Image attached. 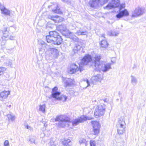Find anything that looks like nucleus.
<instances>
[{
    "mask_svg": "<svg viewBox=\"0 0 146 146\" xmlns=\"http://www.w3.org/2000/svg\"><path fill=\"white\" fill-rule=\"evenodd\" d=\"M48 18L56 23L61 22L64 19L63 18L58 16L49 15L48 16Z\"/></svg>",
    "mask_w": 146,
    "mask_h": 146,
    "instance_id": "obj_11",
    "label": "nucleus"
},
{
    "mask_svg": "<svg viewBox=\"0 0 146 146\" xmlns=\"http://www.w3.org/2000/svg\"><path fill=\"white\" fill-rule=\"evenodd\" d=\"M57 36L56 37V40L54 41V44H56L58 45L60 44L62 42V39L61 37L58 35V33H57Z\"/></svg>",
    "mask_w": 146,
    "mask_h": 146,
    "instance_id": "obj_22",
    "label": "nucleus"
},
{
    "mask_svg": "<svg viewBox=\"0 0 146 146\" xmlns=\"http://www.w3.org/2000/svg\"><path fill=\"white\" fill-rule=\"evenodd\" d=\"M10 94V91L8 90H4L0 92V98L1 101H3L6 99Z\"/></svg>",
    "mask_w": 146,
    "mask_h": 146,
    "instance_id": "obj_15",
    "label": "nucleus"
},
{
    "mask_svg": "<svg viewBox=\"0 0 146 146\" xmlns=\"http://www.w3.org/2000/svg\"><path fill=\"white\" fill-rule=\"evenodd\" d=\"M7 68L3 67H0V76L3 75L4 72L7 70Z\"/></svg>",
    "mask_w": 146,
    "mask_h": 146,
    "instance_id": "obj_35",
    "label": "nucleus"
},
{
    "mask_svg": "<svg viewBox=\"0 0 146 146\" xmlns=\"http://www.w3.org/2000/svg\"><path fill=\"white\" fill-rule=\"evenodd\" d=\"M62 0L63 2H64L65 1V0Z\"/></svg>",
    "mask_w": 146,
    "mask_h": 146,
    "instance_id": "obj_51",
    "label": "nucleus"
},
{
    "mask_svg": "<svg viewBox=\"0 0 146 146\" xmlns=\"http://www.w3.org/2000/svg\"><path fill=\"white\" fill-rule=\"evenodd\" d=\"M101 58V56L100 54L96 55L93 58L94 68L100 72H106L111 68V64L106 63L103 61L100 62V61Z\"/></svg>",
    "mask_w": 146,
    "mask_h": 146,
    "instance_id": "obj_1",
    "label": "nucleus"
},
{
    "mask_svg": "<svg viewBox=\"0 0 146 146\" xmlns=\"http://www.w3.org/2000/svg\"><path fill=\"white\" fill-rule=\"evenodd\" d=\"M91 122L93 128L94 134L95 135H97L99 132L100 127L99 123L96 121H92Z\"/></svg>",
    "mask_w": 146,
    "mask_h": 146,
    "instance_id": "obj_8",
    "label": "nucleus"
},
{
    "mask_svg": "<svg viewBox=\"0 0 146 146\" xmlns=\"http://www.w3.org/2000/svg\"><path fill=\"white\" fill-rule=\"evenodd\" d=\"M117 127V132L119 134H123L125 131L126 126H124V125H123L122 127H120V126L119 125L118 127Z\"/></svg>",
    "mask_w": 146,
    "mask_h": 146,
    "instance_id": "obj_23",
    "label": "nucleus"
},
{
    "mask_svg": "<svg viewBox=\"0 0 146 146\" xmlns=\"http://www.w3.org/2000/svg\"><path fill=\"white\" fill-rule=\"evenodd\" d=\"M10 40H13L15 38V37L13 36H10L9 38Z\"/></svg>",
    "mask_w": 146,
    "mask_h": 146,
    "instance_id": "obj_46",
    "label": "nucleus"
},
{
    "mask_svg": "<svg viewBox=\"0 0 146 146\" xmlns=\"http://www.w3.org/2000/svg\"><path fill=\"white\" fill-rule=\"evenodd\" d=\"M129 15V13L127 9H125L123 10L120 11L116 15V17L118 19L123 16H128Z\"/></svg>",
    "mask_w": 146,
    "mask_h": 146,
    "instance_id": "obj_14",
    "label": "nucleus"
},
{
    "mask_svg": "<svg viewBox=\"0 0 146 146\" xmlns=\"http://www.w3.org/2000/svg\"><path fill=\"white\" fill-rule=\"evenodd\" d=\"M52 11L55 13H61V12L58 7H57L56 8V9L52 10Z\"/></svg>",
    "mask_w": 146,
    "mask_h": 146,
    "instance_id": "obj_40",
    "label": "nucleus"
},
{
    "mask_svg": "<svg viewBox=\"0 0 146 146\" xmlns=\"http://www.w3.org/2000/svg\"><path fill=\"white\" fill-rule=\"evenodd\" d=\"M4 146H9L8 141L6 140L5 141L4 143Z\"/></svg>",
    "mask_w": 146,
    "mask_h": 146,
    "instance_id": "obj_44",
    "label": "nucleus"
},
{
    "mask_svg": "<svg viewBox=\"0 0 146 146\" xmlns=\"http://www.w3.org/2000/svg\"><path fill=\"white\" fill-rule=\"evenodd\" d=\"M49 24H48L46 26V28L47 29L48 28V27H50H50L49 26Z\"/></svg>",
    "mask_w": 146,
    "mask_h": 146,
    "instance_id": "obj_48",
    "label": "nucleus"
},
{
    "mask_svg": "<svg viewBox=\"0 0 146 146\" xmlns=\"http://www.w3.org/2000/svg\"><path fill=\"white\" fill-rule=\"evenodd\" d=\"M46 105L45 104L40 105L39 106V110L44 113L45 111Z\"/></svg>",
    "mask_w": 146,
    "mask_h": 146,
    "instance_id": "obj_32",
    "label": "nucleus"
},
{
    "mask_svg": "<svg viewBox=\"0 0 146 146\" xmlns=\"http://www.w3.org/2000/svg\"><path fill=\"white\" fill-rule=\"evenodd\" d=\"M120 126V127H122L123 125L125 126L126 124L125 122V119L123 116L119 118L118 123L117 125V127Z\"/></svg>",
    "mask_w": 146,
    "mask_h": 146,
    "instance_id": "obj_18",
    "label": "nucleus"
},
{
    "mask_svg": "<svg viewBox=\"0 0 146 146\" xmlns=\"http://www.w3.org/2000/svg\"><path fill=\"white\" fill-rule=\"evenodd\" d=\"M86 142L87 141H86V139L84 138L81 139L79 141V142L80 144H84L85 145H86Z\"/></svg>",
    "mask_w": 146,
    "mask_h": 146,
    "instance_id": "obj_38",
    "label": "nucleus"
},
{
    "mask_svg": "<svg viewBox=\"0 0 146 146\" xmlns=\"http://www.w3.org/2000/svg\"><path fill=\"white\" fill-rule=\"evenodd\" d=\"M104 36H105V35L104 34H103L102 35V37H104V38H105Z\"/></svg>",
    "mask_w": 146,
    "mask_h": 146,
    "instance_id": "obj_49",
    "label": "nucleus"
},
{
    "mask_svg": "<svg viewBox=\"0 0 146 146\" xmlns=\"http://www.w3.org/2000/svg\"><path fill=\"white\" fill-rule=\"evenodd\" d=\"M88 33L86 31H83L82 29L77 31L75 34L78 36L86 35Z\"/></svg>",
    "mask_w": 146,
    "mask_h": 146,
    "instance_id": "obj_25",
    "label": "nucleus"
},
{
    "mask_svg": "<svg viewBox=\"0 0 146 146\" xmlns=\"http://www.w3.org/2000/svg\"><path fill=\"white\" fill-rule=\"evenodd\" d=\"M83 117H80L74 119L72 122V126H76L79 124L80 123L82 122V119H83Z\"/></svg>",
    "mask_w": 146,
    "mask_h": 146,
    "instance_id": "obj_17",
    "label": "nucleus"
},
{
    "mask_svg": "<svg viewBox=\"0 0 146 146\" xmlns=\"http://www.w3.org/2000/svg\"><path fill=\"white\" fill-rule=\"evenodd\" d=\"M48 51L51 54V56L54 58H56L59 55L58 50L54 48H49Z\"/></svg>",
    "mask_w": 146,
    "mask_h": 146,
    "instance_id": "obj_16",
    "label": "nucleus"
},
{
    "mask_svg": "<svg viewBox=\"0 0 146 146\" xmlns=\"http://www.w3.org/2000/svg\"><path fill=\"white\" fill-rule=\"evenodd\" d=\"M143 13V11L141 8L138 7L135 9L133 12H132L131 17H135L142 15Z\"/></svg>",
    "mask_w": 146,
    "mask_h": 146,
    "instance_id": "obj_10",
    "label": "nucleus"
},
{
    "mask_svg": "<svg viewBox=\"0 0 146 146\" xmlns=\"http://www.w3.org/2000/svg\"><path fill=\"white\" fill-rule=\"evenodd\" d=\"M102 0H91L89 2L90 6L93 7H96L97 6Z\"/></svg>",
    "mask_w": 146,
    "mask_h": 146,
    "instance_id": "obj_20",
    "label": "nucleus"
},
{
    "mask_svg": "<svg viewBox=\"0 0 146 146\" xmlns=\"http://www.w3.org/2000/svg\"><path fill=\"white\" fill-rule=\"evenodd\" d=\"M90 146H96V141L95 140H91L90 141Z\"/></svg>",
    "mask_w": 146,
    "mask_h": 146,
    "instance_id": "obj_37",
    "label": "nucleus"
},
{
    "mask_svg": "<svg viewBox=\"0 0 146 146\" xmlns=\"http://www.w3.org/2000/svg\"><path fill=\"white\" fill-rule=\"evenodd\" d=\"M100 45L102 47L106 48L108 46V44L106 40H103L101 41Z\"/></svg>",
    "mask_w": 146,
    "mask_h": 146,
    "instance_id": "obj_30",
    "label": "nucleus"
},
{
    "mask_svg": "<svg viewBox=\"0 0 146 146\" xmlns=\"http://www.w3.org/2000/svg\"><path fill=\"white\" fill-rule=\"evenodd\" d=\"M102 79V76L100 74H98L92 77V82L93 84H96L98 82H100Z\"/></svg>",
    "mask_w": 146,
    "mask_h": 146,
    "instance_id": "obj_12",
    "label": "nucleus"
},
{
    "mask_svg": "<svg viewBox=\"0 0 146 146\" xmlns=\"http://www.w3.org/2000/svg\"><path fill=\"white\" fill-rule=\"evenodd\" d=\"M25 126L26 129H27L31 131H32L33 129V127L28 125H25Z\"/></svg>",
    "mask_w": 146,
    "mask_h": 146,
    "instance_id": "obj_39",
    "label": "nucleus"
},
{
    "mask_svg": "<svg viewBox=\"0 0 146 146\" xmlns=\"http://www.w3.org/2000/svg\"><path fill=\"white\" fill-rule=\"evenodd\" d=\"M57 90L58 88L56 87H55L52 89L51 94L52 97L53 98H56L57 100H62L64 102L65 101L67 98V97L64 95H62L60 97H59L60 93L58 92Z\"/></svg>",
    "mask_w": 146,
    "mask_h": 146,
    "instance_id": "obj_4",
    "label": "nucleus"
},
{
    "mask_svg": "<svg viewBox=\"0 0 146 146\" xmlns=\"http://www.w3.org/2000/svg\"><path fill=\"white\" fill-rule=\"evenodd\" d=\"M45 43L43 41H42L40 42V44H41V45H43V44H45Z\"/></svg>",
    "mask_w": 146,
    "mask_h": 146,
    "instance_id": "obj_47",
    "label": "nucleus"
},
{
    "mask_svg": "<svg viewBox=\"0 0 146 146\" xmlns=\"http://www.w3.org/2000/svg\"><path fill=\"white\" fill-rule=\"evenodd\" d=\"M119 34L118 32H115L114 31H110L108 32V35L110 36H116Z\"/></svg>",
    "mask_w": 146,
    "mask_h": 146,
    "instance_id": "obj_29",
    "label": "nucleus"
},
{
    "mask_svg": "<svg viewBox=\"0 0 146 146\" xmlns=\"http://www.w3.org/2000/svg\"><path fill=\"white\" fill-rule=\"evenodd\" d=\"M7 116L8 119V120L9 121H13L15 120V116L12 115L11 114L7 115Z\"/></svg>",
    "mask_w": 146,
    "mask_h": 146,
    "instance_id": "obj_34",
    "label": "nucleus"
},
{
    "mask_svg": "<svg viewBox=\"0 0 146 146\" xmlns=\"http://www.w3.org/2000/svg\"><path fill=\"white\" fill-rule=\"evenodd\" d=\"M62 144L65 145H70L71 143L70 140L67 138L64 139V140L62 141Z\"/></svg>",
    "mask_w": 146,
    "mask_h": 146,
    "instance_id": "obj_27",
    "label": "nucleus"
},
{
    "mask_svg": "<svg viewBox=\"0 0 146 146\" xmlns=\"http://www.w3.org/2000/svg\"><path fill=\"white\" fill-rule=\"evenodd\" d=\"M64 82L66 87L72 85L74 82L73 80L70 78H65Z\"/></svg>",
    "mask_w": 146,
    "mask_h": 146,
    "instance_id": "obj_21",
    "label": "nucleus"
},
{
    "mask_svg": "<svg viewBox=\"0 0 146 146\" xmlns=\"http://www.w3.org/2000/svg\"><path fill=\"white\" fill-rule=\"evenodd\" d=\"M4 56H2V57H1V58H4Z\"/></svg>",
    "mask_w": 146,
    "mask_h": 146,
    "instance_id": "obj_52",
    "label": "nucleus"
},
{
    "mask_svg": "<svg viewBox=\"0 0 146 146\" xmlns=\"http://www.w3.org/2000/svg\"><path fill=\"white\" fill-rule=\"evenodd\" d=\"M57 144L56 139L54 137L50 138L49 143V146H56Z\"/></svg>",
    "mask_w": 146,
    "mask_h": 146,
    "instance_id": "obj_26",
    "label": "nucleus"
},
{
    "mask_svg": "<svg viewBox=\"0 0 146 146\" xmlns=\"http://www.w3.org/2000/svg\"><path fill=\"white\" fill-rule=\"evenodd\" d=\"M42 48L43 49H44L45 48H46L47 49V50L48 51V49H49V48H50L49 46L47 45L46 43H45L43 45H42Z\"/></svg>",
    "mask_w": 146,
    "mask_h": 146,
    "instance_id": "obj_41",
    "label": "nucleus"
},
{
    "mask_svg": "<svg viewBox=\"0 0 146 146\" xmlns=\"http://www.w3.org/2000/svg\"><path fill=\"white\" fill-rule=\"evenodd\" d=\"M9 29L8 27H4L2 30L3 36L2 39L3 40H7L9 39Z\"/></svg>",
    "mask_w": 146,
    "mask_h": 146,
    "instance_id": "obj_9",
    "label": "nucleus"
},
{
    "mask_svg": "<svg viewBox=\"0 0 146 146\" xmlns=\"http://www.w3.org/2000/svg\"><path fill=\"white\" fill-rule=\"evenodd\" d=\"M57 32L56 31L50 32L49 35L46 36V39L47 42L51 44H54V41L56 40V37L57 36Z\"/></svg>",
    "mask_w": 146,
    "mask_h": 146,
    "instance_id": "obj_6",
    "label": "nucleus"
},
{
    "mask_svg": "<svg viewBox=\"0 0 146 146\" xmlns=\"http://www.w3.org/2000/svg\"><path fill=\"white\" fill-rule=\"evenodd\" d=\"M131 82L132 84L134 85H136L137 83V78L134 76H131Z\"/></svg>",
    "mask_w": 146,
    "mask_h": 146,
    "instance_id": "obj_31",
    "label": "nucleus"
},
{
    "mask_svg": "<svg viewBox=\"0 0 146 146\" xmlns=\"http://www.w3.org/2000/svg\"><path fill=\"white\" fill-rule=\"evenodd\" d=\"M108 0H104L103 1L104 3H100V4L101 5H103L104 4L107 3L108 1Z\"/></svg>",
    "mask_w": 146,
    "mask_h": 146,
    "instance_id": "obj_45",
    "label": "nucleus"
},
{
    "mask_svg": "<svg viewBox=\"0 0 146 146\" xmlns=\"http://www.w3.org/2000/svg\"><path fill=\"white\" fill-rule=\"evenodd\" d=\"M105 111V105L104 104L100 105L96 108L94 115L96 117H98L104 115Z\"/></svg>",
    "mask_w": 146,
    "mask_h": 146,
    "instance_id": "obj_5",
    "label": "nucleus"
},
{
    "mask_svg": "<svg viewBox=\"0 0 146 146\" xmlns=\"http://www.w3.org/2000/svg\"><path fill=\"white\" fill-rule=\"evenodd\" d=\"M115 58H112V59H114Z\"/></svg>",
    "mask_w": 146,
    "mask_h": 146,
    "instance_id": "obj_53",
    "label": "nucleus"
},
{
    "mask_svg": "<svg viewBox=\"0 0 146 146\" xmlns=\"http://www.w3.org/2000/svg\"><path fill=\"white\" fill-rule=\"evenodd\" d=\"M111 61L113 63H115V61H113V60H111Z\"/></svg>",
    "mask_w": 146,
    "mask_h": 146,
    "instance_id": "obj_50",
    "label": "nucleus"
},
{
    "mask_svg": "<svg viewBox=\"0 0 146 146\" xmlns=\"http://www.w3.org/2000/svg\"><path fill=\"white\" fill-rule=\"evenodd\" d=\"M67 35L70 38L72 39L74 41H78V38L74 35L73 33L69 32Z\"/></svg>",
    "mask_w": 146,
    "mask_h": 146,
    "instance_id": "obj_24",
    "label": "nucleus"
},
{
    "mask_svg": "<svg viewBox=\"0 0 146 146\" xmlns=\"http://www.w3.org/2000/svg\"><path fill=\"white\" fill-rule=\"evenodd\" d=\"M5 66H9L11 68H12V62L11 61L7 60L6 62H5L4 63Z\"/></svg>",
    "mask_w": 146,
    "mask_h": 146,
    "instance_id": "obj_33",
    "label": "nucleus"
},
{
    "mask_svg": "<svg viewBox=\"0 0 146 146\" xmlns=\"http://www.w3.org/2000/svg\"><path fill=\"white\" fill-rule=\"evenodd\" d=\"M83 80L84 81L86 82V83L87 84V86L86 87L89 86H90V82L88 79L86 78L84 79Z\"/></svg>",
    "mask_w": 146,
    "mask_h": 146,
    "instance_id": "obj_42",
    "label": "nucleus"
},
{
    "mask_svg": "<svg viewBox=\"0 0 146 146\" xmlns=\"http://www.w3.org/2000/svg\"><path fill=\"white\" fill-rule=\"evenodd\" d=\"M50 121L53 122L58 121L57 126L59 128H64L67 126H68L70 123V118L64 115L57 116L55 118L51 119Z\"/></svg>",
    "mask_w": 146,
    "mask_h": 146,
    "instance_id": "obj_3",
    "label": "nucleus"
},
{
    "mask_svg": "<svg viewBox=\"0 0 146 146\" xmlns=\"http://www.w3.org/2000/svg\"><path fill=\"white\" fill-rule=\"evenodd\" d=\"M119 4V0H112L111 3L104 7V8L108 10L111 9L118 7Z\"/></svg>",
    "mask_w": 146,
    "mask_h": 146,
    "instance_id": "obj_7",
    "label": "nucleus"
},
{
    "mask_svg": "<svg viewBox=\"0 0 146 146\" xmlns=\"http://www.w3.org/2000/svg\"><path fill=\"white\" fill-rule=\"evenodd\" d=\"M81 117H83V119H82L83 122L87 120H91L92 119V118L88 116H86L84 115H82L80 116Z\"/></svg>",
    "mask_w": 146,
    "mask_h": 146,
    "instance_id": "obj_36",
    "label": "nucleus"
},
{
    "mask_svg": "<svg viewBox=\"0 0 146 146\" xmlns=\"http://www.w3.org/2000/svg\"><path fill=\"white\" fill-rule=\"evenodd\" d=\"M35 139L33 137H30L29 139V141L32 143H34L35 144Z\"/></svg>",
    "mask_w": 146,
    "mask_h": 146,
    "instance_id": "obj_43",
    "label": "nucleus"
},
{
    "mask_svg": "<svg viewBox=\"0 0 146 146\" xmlns=\"http://www.w3.org/2000/svg\"><path fill=\"white\" fill-rule=\"evenodd\" d=\"M82 47V44L81 41L78 42L75 44V46L73 49V51L74 53H76L77 52L80 50Z\"/></svg>",
    "mask_w": 146,
    "mask_h": 146,
    "instance_id": "obj_19",
    "label": "nucleus"
},
{
    "mask_svg": "<svg viewBox=\"0 0 146 146\" xmlns=\"http://www.w3.org/2000/svg\"><path fill=\"white\" fill-rule=\"evenodd\" d=\"M91 60V57L90 55L88 54L85 55L81 60L80 63H79V68H78L77 66L74 64L73 67L70 68L69 73L73 74L79 71L81 72L83 66L87 64Z\"/></svg>",
    "mask_w": 146,
    "mask_h": 146,
    "instance_id": "obj_2",
    "label": "nucleus"
},
{
    "mask_svg": "<svg viewBox=\"0 0 146 146\" xmlns=\"http://www.w3.org/2000/svg\"><path fill=\"white\" fill-rule=\"evenodd\" d=\"M0 9L1 13L6 16H10V11L1 3H0Z\"/></svg>",
    "mask_w": 146,
    "mask_h": 146,
    "instance_id": "obj_13",
    "label": "nucleus"
},
{
    "mask_svg": "<svg viewBox=\"0 0 146 146\" xmlns=\"http://www.w3.org/2000/svg\"><path fill=\"white\" fill-rule=\"evenodd\" d=\"M57 29L60 31H66L67 30L66 26L64 25H59L57 27Z\"/></svg>",
    "mask_w": 146,
    "mask_h": 146,
    "instance_id": "obj_28",
    "label": "nucleus"
}]
</instances>
